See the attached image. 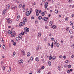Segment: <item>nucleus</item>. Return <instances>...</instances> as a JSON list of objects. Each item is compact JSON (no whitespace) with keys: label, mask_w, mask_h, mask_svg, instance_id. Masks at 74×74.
Listing matches in <instances>:
<instances>
[{"label":"nucleus","mask_w":74,"mask_h":74,"mask_svg":"<svg viewBox=\"0 0 74 74\" xmlns=\"http://www.w3.org/2000/svg\"><path fill=\"white\" fill-rule=\"evenodd\" d=\"M66 30H67V31H68V30H69V27H66Z\"/></svg>","instance_id":"nucleus-42"},{"label":"nucleus","mask_w":74,"mask_h":74,"mask_svg":"<svg viewBox=\"0 0 74 74\" xmlns=\"http://www.w3.org/2000/svg\"><path fill=\"white\" fill-rule=\"evenodd\" d=\"M27 27H25L24 28V30L25 32V30H26V29H27Z\"/></svg>","instance_id":"nucleus-61"},{"label":"nucleus","mask_w":74,"mask_h":74,"mask_svg":"<svg viewBox=\"0 0 74 74\" xmlns=\"http://www.w3.org/2000/svg\"><path fill=\"white\" fill-rule=\"evenodd\" d=\"M42 16H43L45 15V14L44 13V12H42L41 13Z\"/></svg>","instance_id":"nucleus-34"},{"label":"nucleus","mask_w":74,"mask_h":74,"mask_svg":"<svg viewBox=\"0 0 74 74\" xmlns=\"http://www.w3.org/2000/svg\"><path fill=\"white\" fill-rule=\"evenodd\" d=\"M41 69H38L37 71V73L39 74L41 73Z\"/></svg>","instance_id":"nucleus-5"},{"label":"nucleus","mask_w":74,"mask_h":74,"mask_svg":"<svg viewBox=\"0 0 74 74\" xmlns=\"http://www.w3.org/2000/svg\"><path fill=\"white\" fill-rule=\"evenodd\" d=\"M56 58V56H53L52 57V59L53 60H55Z\"/></svg>","instance_id":"nucleus-16"},{"label":"nucleus","mask_w":74,"mask_h":74,"mask_svg":"<svg viewBox=\"0 0 74 74\" xmlns=\"http://www.w3.org/2000/svg\"><path fill=\"white\" fill-rule=\"evenodd\" d=\"M21 7H22V4H20V5L19 6V8H20Z\"/></svg>","instance_id":"nucleus-53"},{"label":"nucleus","mask_w":74,"mask_h":74,"mask_svg":"<svg viewBox=\"0 0 74 74\" xmlns=\"http://www.w3.org/2000/svg\"><path fill=\"white\" fill-rule=\"evenodd\" d=\"M64 67H65L66 68V67H67V65L66 64H65Z\"/></svg>","instance_id":"nucleus-54"},{"label":"nucleus","mask_w":74,"mask_h":74,"mask_svg":"<svg viewBox=\"0 0 74 74\" xmlns=\"http://www.w3.org/2000/svg\"><path fill=\"white\" fill-rule=\"evenodd\" d=\"M3 69L4 71L5 70V67L4 66H3Z\"/></svg>","instance_id":"nucleus-48"},{"label":"nucleus","mask_w":74,"mask_h":74,"mask_svg":"<svg viewBox=\"0 0 74 74\" xmlns=\"http://www.w3.org/2000/svg\"><path fill=\"white\" fill-rule=\"evenodd\" d=\"M44 6H45V8L47 9V7L48 6V3L47 2L44 3Z\"/></svg>","instance_id":"nucleus-2"},{"label":"nucleus","mask_w":74,"mask_h":74,"mask_svg":"<svg viewBox=\"0 0 74 74\" xmlns=\"http://www.w3.org/2000/svg\"><path fill=\"white\" fill-rule=\"evenodd\" d=\"M38 19H39V20H41V19H42V17H41V16H39L38 18Z\"/></svg>","instance_id":"nucleus-32"},{"label":"nucleus","mask_w":74,"mask_h":74,"mask_svg":"<svg viewBox=\"0 0 74 74\" xmlns=\"http://www.w3.org/2000/svg\"><path fill=\"white\" fill-rule=\"evenodd\" d=\"M38 23V21H35V23L36 24V23Z\"/></svg>","instance_id":"nucleus-64"},{"label":"nucleus","mask_w":74,"mask_h":74,"mask_svg":"<svg viewBox=\"0 0 74 74\" xmlns=\"http://www.w3.org/2000/svg\"><path fill=\"white\" fill-rule=\"evenodd\" d=\"M53 23V22L52 21H51L49 23V25L50 26H52V24Z\"/></svg>","instance_id":"nucleus-8"},{"label":"nucleus","mask_w":74,"mask_h":74,"mask_svg":"<svg viewBox=\"0 0 74 74\" xmlns=\"http://www.w3.org/2000/svg\"><path fill=\"white\" fill-rule=\"evenodd\" d=\"M59 58H60V59H62V58H63V56L62 55H60L59 56Z\"/></svg>","instance_id":"nucleus-22"},{"label":"nucleus","mask_w":74,"mask_h":74,"mask_svg":"<svg viewBox=\"0 0 74 74\" xmlns=\"http://www.w3.org/2000/svg\"><path fill=\"white\" fill-rule=\"evenodd\" d=\"M69 33L70 34H72V33H73V31H72L71 29L70 30Z\"/></svg>","instance_id":"nucleus-28"},{"label":"nucleus","mask_w":74,"mask_h":74,"mask_svg":"<svg viewBox=\"0 0 74 74\" xmlns=\"http://www.w3.org/2000/svg\"><path fill=\"white\" fill-rule=\"evenodd\" d=\"M29 31V28H27L26 30L24 31V32H28Z\"/></svg>","instance_id":"nucleus-18"},{"label":"nucleus","mask_w":74,"mask_h":74,"mask_svg":"<svg viewBox=\"0 0 74 74\" xmlns=\"http://www.w3.org/2000/svg\"><path fill=\"white\" fill-rule=\"evenodd\" d=\"M68 68H70V67H71V65H69L68 66Z\"/></svg>","instance_id":"nucleus-58"},{"label":"nucleus","mask_w":74,"mask_h":74,"mask_svg":"<svg viewBox=\"0 0 74 74\" xmlns=\"http://www.w3.org/2000/svg\"><path fill=\"white\" fill-rule=\"evenodd\" d=\"M48 64L49 66H51V62H50V61H49L48 62Z\"/></svg>","instance_id":"nucleus-31"},{"label":"nucleus","mask_w":74,"mask_h":74,"mask_svg":"<svg viewBox=\"0 0 74 74\" xmlns=\"http://www.w3.org/2000/svg\"><path fill=\"white\" fill-rule=\"evenodd\" d=\"M25 24V22H21L19 25V26H24Z\"/></svg>","instance_id":"nucleus-3"},{"label":"nucleus","mask_w":74,"mask_h":74,"mask_svg":"<svg viewBox=\"0 0 74 74\" xmlns=\"http://www.w3.org/2000/svg\"><path fill=\"white\" fill-rule=\"evenodd\" d=\"M25 14L27 16H29V15H30V11H28L27 12L25 13Z\"/></svg>","instance_id":"nucleus-4"},{"label":"nucleus","mask_w":74,"mask_h":74,"mask_svg":"<svg viewBox=\"0 0 74 74\" xmlns=\"http://www.w3.org/2000/svg\"><path fill=\"white\" fill-rule=\"evenodd\" d=\"M19 63H23V61L22 59H20L19 60Z\"/></svg>","instance_id":"nucleus-10"},{"label":"nucleus","mask_w":74,"mask_h":74,"mask_svg":"<svg viewBox=\"0 0 74 74\" xmlns=\"http://www.w3.org/2000/svg\"><path fill=\"white\" fill-rule=\"evenodd\" d=\"M13 45H14V46H15L16 45V42H13Z\"/></svg>","instance_id":"nucleus-40"},{"label":"nucleus","mask_w":74,"mask_h":74,"mask_svg":"<svg viewBox=\"0 0 74 74\" xmlns=\"http://www.w3.org/2000/svg\"><path fill=\"white\" fill-rule=\"evenodd\" d=\"M27 56H29L30 55V53L29 52L27 53Z\"/></svg>","instance_id":"nucleus-26"},{"label":"nucleus","mask_w":74,"mask_h":74,"mask_svg":"<svg viewBox=\"0 0 74 74\" xmlns=\"http://www.w3.org/2000/svg\"><path fill=\"white\" fill-rule=\"evenodd\" d=\"M30 59L32 61L33 60V57H31L30 58Z\"/></svg>","instance_id":"nucleus-45"},{"label":"nucleus","mask_w":74,"mask_h":74,"mask_svg":"<svg viewBox=\"0 0 74 74\" xmlns=\"http://www.w3.org/2000/svg\"><path fill=\"white\" fill-rule=\"evenodd\" d=\"M7 22H8V23H10L12 22V21H11V20H10L9 21H7Z\"/></svg>","instance_id":"nucleus-24"},{"label":"nucleus","mask_w":74,"mask_h":74,"mask_svg":"<svg viewBox=\"0 0 74 74\" xmlns=\"http://www.w3.org/2000/svg\"><path fill=\"white\" fill-rule=\"evenodd\" d=\"M74 54H72V56H71V58H74Z\"/></svg>","instance_id":"nucleus-60"},{"label":"nucleus","mask_w":74,"mask_h":74,"mask_svg":"<svg viewBox=\"0 0 74 74\" xmlns=\"http://www.w3.org/2000/svg\"><path fill=\"white\" fill-rule=\"evenodd\" d=\"M2 47H3V48L4 49H5V45H3Z\"/></svg>","instance_id":"nucleus-38"},{"label":"nucleus","mask_w":74,"mask_h":74,"mask_svg":"<svg viewBox=\"0 0 74 74\" xmlns=\"http://www.w3.org/2000/svg\"><path fill=\"white\" fill-rule=\"evenodd\" d=\"M45 28L46 29H48V26H45Z\"/></svg>","instance_id":"nucleus-55"},{"label":"nucleus","mask_w":74,"mask_h":74,"mask_svg":"<svg viewBox=\"0 0 74 74\" xmlns=\"http://www.w3.org/2000/svg\"><path fill=\"white\" fill-rule=\"evenodd\" d=\"M60 66H58V70H59V71H60Z\"/></svg>","instance_id":"nucleus-36"},{"label":"nucleus","mask_w":74,"mask_h":74,"mask_svg":"<svg viewBox=\"0 0 74 74\" xmlns=\"http://www.w3.org/2000/svg\"><path fill=\"white\" fill-rule=\"evenodd\" d=\"M44 20L45 21H47L48 20V17H44Z\"/></svg>","instance_id":"nucleus-12"},{"label":"nucleus","mask_w":74,"mask_h":74,"mask_svg":"<svg viewBox=\"0 0 74 74\" xmlns=\"http://www.w3.org/2000/svg\"><path fill=\"white\" fill-rule=\"evenodd\" d=\"M19 39L20 40H22V36L20 35L19 36Z\"/></svg>","instance_id":"nucleus-15"},{"label":"nucleus","mask_w":74,"mask_h":74,"mask_svg":"<svg viewBox=\"0 0 74 74\" xmlns=\"http://www.w3.org/2000/svg\"><path fill=\"white\" fill-rule=\"evenodd\" d=\"M16 53H15V52H14L13 53V56H15V54H16Z\"/></svg>","instance_id":"nucleus-44"},{"label":"nucleus","mask_w":74,"mask_h":74,"mask_svg":"<svg viewBox=\"0 0 74 74\" xmlns=\"http://www.w3.org/2000/svg\"><path fill=\"white\" fill-rule=\"evenodd\" d=\"M44 69V66H42V67H41L42 69Z\"/></svg>","instance_id":"nucleus-63"},{"label":"nucleus","mask_w":74,"mask_h":74,"mask_svg":"<svg viewBox=\"0 0 74 74\" xmlns=\"http://www.w3.org/2000/svg\"><path fill=\"white\" fill-rule=\"evenodd\" d=\"M8 34H12L11 36L12 37H14L16 35V33H15V31L13 32L12 33V31H10V30H9L8 31Z\"/></svg>","instance_id":"nucleus-1"},{"label":"nucleus","mask_w":74,"mask_h":74,"mask_svg":"<svg viewBox=\"0 0 74 74\" xmlns=\"http://www.w3.org/2000/svg\"><path fill=\"white\" fill-rule=\"evenodd\" d=\"M25 10H26V9L25 8L23 9V11L24 12H25Z\"/></svg>","instance_id":"nucleus-57"},{"label":"nucleus","mask_w":74,"mask_h":74,"mask_svg":"<svg viewBox=\"0 0 74 74\" xmlns=\"http://www.w3.org/2000/svg\"><path fill=\"white\" fill-rule=\"evenodd\" d=\"M21 34L23 36V35H24V32H22L21 33Z\"/></svg>","instance_id":"nucleus-59"},{"label":"nucleus","mask_w":74,"mask_h":74,"mask_svg":"<svg viewBox=\"0 0 74 74\" xmlns=\"http://www.w3.org/2000/svg\"><path fill=\"white\" fill-rule=\"evenodd\" d=\"M21 52L23 53V55H25V51L23 50H21Z\"/></svg>","instance_id":"nucleus-7"},{"label":"nucleus","mask_w":74,"mask_h":74,"mask_svg":"<svg viewBox=\"0 0 74 74\" xmlns=\"http://www.w3.org/2000/svg\"><path fill=\"white\" fill-rule=\"evenodd\" d=\"M39 58L38 57H36L35 58L36 60V61H37V62H38V61H39Z\"/></svg>","instance_id":"nucleus-11"},{"label":"nucleus","mask_w":74,"mask_h":74,"mask_svg":"<svg viewBox=\"0 0 74 74\" xmlns=\"http://www.w3.org/2000/svg\"><path fill=\"white\" fill-rule=\"evenodd\" d=\"M34 16H33L31 17V19H34Z\"/></svg>","instance_id":"nucleus-33"},{"label":"nucleus","mask_w":74,"mask_h":74,"mask_svg":"<svg viewBox=\"0 0 74 74\" xmlns=\"http://www.w3.org/2000/svg\"><path fill=\"white\" fill-rule=\"evenodd\" d=\"M25 7V3H23L22 7V8H24V7Z\"/></svg>","instance_id":"nucleus-29"},{"label":"nucleus","mask_w":74,"mask_h":74,"mask_svg":"<svg viewBox=\"0 0 74 74\" xmlns=\"http://www.w3.org/2000/svg\"><path fill=\"white\" fill-rule=\"evenodd\" d=\"M11 67H9L8 72H9V73H10L11 72Z\"/></svg>","instance_id":"nucleus-14"},{"label":"nucleus","mask_w":74,"mask_h":74,"mask_svg":"<svg viewBox=\"0 0 74 74\" xmlns=\"http://www.w3.org/2000/svg\"><path fill=\"white\" fill-rule=\"evenodd\" d=\"M36 14L37 16H38V15H39V14L38 13V12L36 13Z\"/></svg>","instance_id":"nucleus-46"},{"label":"nucleus","mask_w":74,"mask_h":74,"mask_svg":"<svg viewBox=\"0 0 74 74\" xmlns=\"http://www.w3.org/2000/svg\"><path fill=\"white\" fill-rule=\"evenodd\" d=\"M63 58L64 59H66V56L64 55L63 56Z\"/></svg>","instance_id":"nucleus-51"},{"label":"nucleus","mask_w":74,"mask_h":74,"mask_svg":"<svg viewBox=\"0 0 74 74\" xmlns=\"http://www.w3.org/2000/svg\"><path fill=\"white\" fill-rule=\"evenodd\" d=\"M30 10L31 11L30 12H32V11H33V10H32V8H30Z\"/></svg>","instance_id":"nucleus-50"},{"label":"nucleus","mask_w":74,"mask_h":74,"mask_svg":"<svg viewBox=\"0 0 74 74\" xmlns=\"http://www.w3.org/2000/svg\"><path fill=\"white\" fill-rule=\"evenodd\" d=\"M70 23L71 25H73V22H72V21H70Z\"/></svg>","instance_id":"nucleus-41"},{"label":"nucleus","mask_w":74,"mask_h":74,"mask_svg":"<svg viewBox=\"0 0 74 74\" xmlns=\"http://www.w3.org/2000/svg\"><path fill=\"white\" fill-rule=\"evenodd\" d=\"M6 19L7 20V21H10V18H7Z\"/></svg>","instance_id":"nucleus-56"},{"label":"nucleus","mask_w":74,"mask_h":74,"mask_svg":"<svg viewBox=\"0 0 74 74\" xmlns=\"http://www.w3.org/2000/svg\"><path fill=\"white\" fill-rule=\"evenodd\" d=\"M67 72L68 73H70V70H68L67 71Z\"/></svg>","instance_id":"nucleus-52"},{"label":"nucleus","mask_w":74,"mask_h":74,"mask_svg":"<svg viewBox=\"0 0 74 74\" xmlns=\"http://www.w3.org/2000/svg\"><path fill=\"white\" fill-rule=\"evenodd\" d=\"M53 43L52 42L51 44V48H53Z\"/></svg>","instance_id":"nucleus-25"},{"label":"nucleus","mask_w":74,"mask_h":74,"mask_svg":"<svg viewBox=\"0 0 74 74\" xmlns=\"http://www.w3.org/2000/svg\"><path fill=\"white\" fill-rule=\"evenodd\" d=\"M6 9H5L4 10H3L2 12V15H4V14H5V13L6 12Z\"/></svg>","instance_id":"nucleus-6"},{"label":"nucleus","mask_w":74,"mask_h":74,"mask_svg":"<svg viewBox=\"0 0 74 74\" xmlns=\"http://www.w3.org/2000/svg\"><path fill=\"white\" fill-rule=\"evenodd\" d=\"M9 9V7H7L6 8V10H8Z\"/></svg>","instance_id":"nucleus-62"},{"label":"nucleus","mask_w":74,"mask_h":74,"mask_svg":"<svg viewBox=\"0 0 74 74\" xmlns=\"http://www.w3.org/2000/svg\"><path fill=\"white\" fill-rule=\"evenodd\" d=\"M39 47H40V45H39L38 47H37L36 48V50L37 51H38L39 50Z\"/></svg>","instance_id":"nucleus-23"},{"label":"nucleus","mask_w":74,"mask_h":74,"mask_svg":"<svg viewBox=\"0 0 74 74\" xmlns=\"http://www.w3.org/2000/svg\"><path fill=\"white\" fill-rule=\"evenodd\" d=\"M52 56L51 55H50L49 56V60H52Z\"/></svg>","instance_id":"nucleus-13"},{"label":"nucleus","mask_w":74,"mask_h":74,"mask_svg":"<svg viewBox=\"0 0 74 74\" xmlns=\"http://www.w3.org/2000/svg\"><path fill=\"white\" fill-rule=\"evenodd\" d=\"M11 8L12 9H15V6H12L11 7Z\"/></svg>","instance_id":"nucleus-30"},{"label":"nucleus","mask_w":74,"mask_h":74,"mask_svg":"<svg viewBox=\"0 0 74 74\" xmlns=\"http://www.w3.org/2000/svg\"><path fill=\"white\" fill-rule=\"evenodd\" d=\"M55 13H56V14H58V12L57 10L56 9L55 10Z\"/></svg>","instance_id":"nucleus-27"},{"label":"nucleus","mask_w":74,"mask_h":74,"mask_svg":"<svg viewBox=\"0 0 74 74\" xmlns=\"http://www.w3.org/2000/svg\"><path fill=\"white\" fill-rule=\"evenodd\" d=\"M23 22H27V20H26L25 17H24L23 18Z\"/></svg>","instance_id":"nucleus-9"},{"label":"nucleus","mask_w":74,"mask_h":74,"mask_svg":"<svg viewBox=\"0 0 74 74\" xmlns=\"http://www.w3.org/2000/svg\"><path fill=\"white\" fill-rule=\"evenodd\" d=\"M57 42H58V41L57 40H55L54 41V44H57Z\"/></svg>","instance_id":"nucleus-17"},{"label":"nucleus","mask_w":74,"mask_h":74,"mask_svg":"<svg viewBox=\"0 0 74 74\" xmlns=\"http://www.w3.org/2000/svg\"><path fill=\"white\" fill-rule=\"evenodd\" d=\"M69 60H66L65 62V63H69Z\"/></svg>","instance_id":"nucleus-43"},{"label":"nucleus","mask_w":74,"mask_h":74,"mask_svg":"<svg viewBox=\"0 0 74 74\" xmlns=\"http://www.w3.org/2000/svg\"><path fill=\"white\" fill-rule=\"evenodd\" d=\"M65 21H68V17H66V18H65Z\"/></svg>","instance_id":"nucleus-39"},{"label":"nucleus","mask_w":74,"mask_h":74,"mask_svg":"<svg viewBox=\"0 0 74 74\" xmlns=\"http://www.w3.org/2000/svg\"><path fill=\"white\" fill-rule=\"evenodd\" d=\"M38 37H41V34L40 33H38Z\"/></svg>","instance_id":"nucleus-19"},{"label":"nucleus","mask_w":74,"mask_h":74,"mask_svg":"<svg viewBox=\"0 0 74 74\" xmlns=\"http://www.w3.org/2000/svg\"><path fill=\"white\" fill-rule=\"evenodd\" d=\"M38 12L39 13H40V14H41V12H41V10H38Z\"/></svg>","instance_id":"nucleus-37"},{"label":"nucleus","mask_w":74,"mask_h":74,"mask_svg":"<svg viewBox=\"0 0 74 74\" xmlns=\"http://www.w3.org/2000/svg\"><path fill=\"white\" fill-rule=\"evenodd\" d=\"M1 41H2V42H4V40L3 39V38H1Z\"/></svg>","instance_id":"nucleus-21"},{"label":"nucleus","mask_w":74,"mask_h":74,"mask_svg":"<svg viewBox=\"0 0 74 74\" xmlns=\"http://www.w3.org/2000/svg\"><path fill=\"white\" fill-rule=\"evenodd\" d=\"M35 12H36V13L37 12H38V10L37 9H36V10Z\"/></svg>","instance_id":"nucleus-47"},{"label":"nucleus","mask_w":74,"mask_h":74,"mask_svg":"<svg viewBox=\"0 0 74 74\" xmlns=\"http://www.w3.org/2000/svg\"><path fill=\"white\" fill-rule=\"evenodd\" d=\"M51 40L52 41H54V38H51Z\"/></svg>","instance_id":"nucleus-49"},{"label":"nucleus","mask_w":74,"mask_h":74,"mask_svg":"<svg viewBox=\"0 0 74 74\" xmlns=\"http://www.w3.org/2000/svg\"><path fill=\"white\" fill-rule=\"evenodd\" d=\"M59 45H60V44L59 43H58L57 44V47H59Z\"/></svg>","instance_id":"nucleus-35"},{"label":"nucleus","mask_w":74,"mask_h":74,"mask_svg":"<svg viewBox=\"0 0 74 74\" xmlns=\"http://www.w3.org/2000/svg\"><path fill=\"white\" fill-rule=\"evenodd\" d=\"M53 29H56V25H53L52 27Z\"/></svg>","instance_id":"nucleus-20"}]
</instances>
